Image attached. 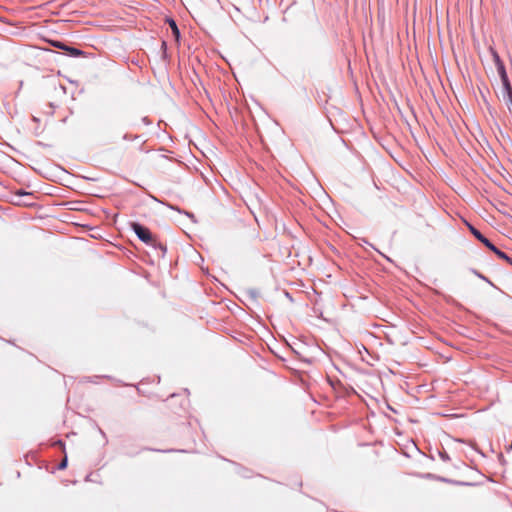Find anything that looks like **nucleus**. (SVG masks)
I'll return each mask as SVG.
<instances>
[{"mask_svg":"<svg viewBox=\"0 0 512 512\" xmlns=\"http://www.w3.org/2000/svg\"><path fill=\"white\" fill-rule=\"evenodd\" d=\"M130 228L131 230L136 234L138 239L145 243L146 245H149L153 247L154 249H158L161 251V256L164 257L167 251L166 245L159 242L154 235L151 233L150 229L146 227L145 225L139 223V222H130Z\"/></svg>","mask_w":512,"mask_h":512,"instance_id":"obj_1","label":"nucleus"},{"mask_svg":"<svg viewBox=\"0 0 512 512\" xmlns=\"http://www.w3.org/2000/svg\"><path fill=\"white\" fill-rule=\"evenodd\" d=\"M501 94L503 101L512 115V85L510 81L502 83Z\"/></svg>","mask_w":512,"mask_h":512,"instance_id":"obj_2","label":"nucleus"},{"mask_svg":"<svg viewBox=\"0 0 512 512\" xmlns=\"http://www.w3.org/2000/svg\"><path fill=\"white\" fill-rule=\"evenodd\" d=\"M469 231L471 234L480 241L486 248H488L490 251H492L495 247V245L487 238L485 237L476 227H474L471 224H467Z\"/></svg>","mask_w":512,"mask_h":512,"instance_id":"obj_3","label":"nucleus"},{"mask_svg":"<svg viewBox=\"0 0 512 512\" xmlns=\"http://www.w3.org/2000/svg\"><path fill=\"white\" fill-rule=\"evenodd\" d=\"M495 66H496L497 72L499 74L501 83H505L507 81H510V79L508 77V74H507V71H506V67L504 65V62L502 60H500V62H496L495 63Z\"/></svg>","mask_w":512,"mask_h":512,"instance_id":"obj_4","label":"nucleus"},{"mask_svg":"<svg viewBox=\"0 0 512 512\" xmlns=\"http://www.w3.org/2000/svg\"><path fill=\"white\" fill-rule=\"evenodd\" d=\"M495 66H496L497 72L499 74L501 83H505L507 81H510V79L508 77V74H507V71H506V67L504 65V62L502 60H500V62H496L495 63Z\"/></svg>","mask_w":512,"mask_h":512,"instance_id":"obj_5","label":"nucleus"},{"mask_svg":"<svg viewBox=\"0 0 512 512\" xmlns=\"http://www.w3.org/2000/svg\"><path fill=\"white\" fill-rule=\"evenodd\" d=\"M64 52L66 55L73 57V58H77V57H81V56L85 55L84 51H82L74 46H69V45H67L66 48H64Z\"/></svg>","mask_w":512,"mask_h":512,"instance_id":"obj_6","label":"nucleus"},{"mask_svg":"<svg viewBox=\"0 0 512 512\" xmlns=\"http://www.w3.org/2000/svg\"><path fill=\"white\" fill-rule=\"evenodd\" d=\"M166 22L168 23L169 27L171 28L173 36L175 37L176 40H178L181 36V33H180V30L178 28L176 21L173 18H167Z\"/></svg>","mask_w":512,"mask_h":512,"instance_id":"obj_7","label":"nucleus"},{"mask_svg":"<svg viewBox=\"0 0 512 512\" xmlns=\"http://www.w3.org/2000/svg\"><path fill=\"white\" fill-rule=\"evenodd\" d=\"M492 252L500 259L506 261L507 263H509L511 266H512V257H510L506 252L502 251L501 249H499L498 247H494V249L492 250Z\"/></svg>","mask_w":512,"mask_h":512,"instance_id":"obj_8","label":"nucleus"},{"mask_svg":"<svg viewBox=\"0 0 512 512\" xmlns=\"http://www.w3.org/2000/svg\"><path fill=\"white\" fill-rule=\"evenodd\" d=\"M246 295L251 299L253 302H257V298L259 296V292L256 289H247L245 291Z\"/></svg>","mask_w":512,"mask_h":512,"instance_id":"obj_9","label":"nucleus"},{"mask_svg":"<svg viewBox=\"0 0 512 512\" xmlns=\"http://www.w3.org/2000/svg\"><path fill=\"white\" fill-rule=\"evenodd\" d=\"M474 275H476L478 278H480L481 280L489 283L490 285L493 286V283L486 277L484 276L482 273H480L479 271H477L476 269H471L470 270Z\"/></svg>","mask_w":512,"mask_h":512,"instance_id":"obj_10","label":"nucleus"},{"mask_svg":"<svg viewBox=\"0 0 512 512\" xmlns=\"http://www.w3.org/2000/svg\"><path fill=\"white\" fill-rule=\"evenodd\" d=\"M52 46L58 48V49H61L64 51V48H66L67 44L62 42V41H58V40H54L51 42Z\"/></svg>","mask_w":512,"mask_h":512,"instance_id":"obj_11","label":"nucleus"},{"mask_svg":"<svg viewBox=\"0 0 512 512\" xmlns=\"http://www.w3.org/2000/svg\"><path fill=\"white\" fill-rule=\"evenodd\" d=\"M67 465H68V459H67V455H65V457L58 464L57 468L59 470H63L67 467Z\"/></svg>","mask_w":512,"mask_h":512,"instance_id":"obj_12","label":"nucleus"},{"mask_svg":"<svg viewBox=\"0 0 512 512\" xmlns=\"http://www.w3.org/2000/svg\"><path fill=\"white\" fill-rule=\"evenodd\" d=\"M490 51H491V55H492L494 63L500 62V60H502L496 50H494L493 48H490Z\"/></svg>","mask_w":512,"mask_h":512,"instance_id":"obj_13","label":"nucleus"},{"mask_svg":"<svg viewBox=\"0 0 512 512\" xmlns=\"http://www.w3.org/2000/svg\"><path fill=\"white\" fill-rule=\"evenodd\" d=\"M439 457L445 462L450 460V456L445 450L439 452Z\"/></svg>","mask_w":512,"mask_h":512,"instance_id":"obj_14","label":"nucleus"},{"mask_svg":"<svg viewBox=\"0 0 512 512\" xmlns=\"http://www.w3.org/2000/svg\"><path fill=\"white\" fill-rule=\"evenodd\" d=\"M53 445L65 451V442L63 440L58 439L53 443Z\"/></svg>","mask_w":512,"mask_h":512,"instance_id":"obj_15","label":"nucleus"},{"mask_svg":"<svg viewBox=\"0 0 512 512\" xmlns=\"http://www.w3.org/2000/svg\"><path fill=\"white\" fill-rule=\"evenodd\" d=\"M137 138H138V135H131V134H127V133L123 136V139L127 140V141H134Z\"/></svg>","mask_w":512,"mask_h":512,"instance_id":"obj_16","label":"nucleus"},{"mask_svg":"<svg viewBox=\"0 0 512 512\" xmlns=\"http://www.w3.org/2000/svg\"><path fill=\"white\" fill-rule=\"evenodd\" d=\"M100 376H93V377H84V380L85 381H88V382H92V383H97V379H99Z\"/></svg>","mask_w":512,"mask_h":512,"instance_id":"obj_17","label":"nucleus"},{"mask_svg":"<svg viewBox=\"0 0 512 512\" xmlns=\"http://www.w3.org/2000/svg\"><path fill=\"white\" fill-rule=\"evenodd\" d=\"M16 195H19V196H31L32 193H29V192H25L24 190H19Z\"/></svg>","mask_w":512,"mask_h":512,"instance_id":"obj_18","label":"nucleus"},{"mask_svg":"<svg viewBox=\"0 0 512 512\" xmlns=\"http://www.w3.org/2000/svg\"><path fill=\"white\" fill-rule=\"evenodd\" d=\"M141 121H142V123H143L144 125H147V126L151 124V120H150L147 116L143 117V118L141 119Z\"/></svg>","mask_w":512,"mask_h":512,"instance_id":"obj_19","label":"nucleus"},{"mask_svg":"<svg viewBox=\"0 0 512 512\" xmlns=\"http://www.w3.org/2000/svg\"><path fill=\"white\" fill-rule=\"evenodd\" d=\"M185 214H186L189 218L194 219V214H193V213H191V212H185Z\"/></svg>","mask_w":512,"mask_h":512,"instance_id":"obj_20","label":"nucleus"},{"mask_svg":"<svg viewBox=\"0 0 512 512\" xmlns=\"http://www.w3.org/2000/svg\"><path fill=\"white\" fill-rule=\"evenodd\" d=\"M166 47H167L166 42H165V41H163V42H162V49L164 50V52L166 51Z\"/></svg>","mask_w":512,"mask_h":512,"instance_id":"obj_21","label":"nucleus"},{"mask_svg":"<svg viewBox=\"0 0 512 512\" xmlns=\"http://www.w3.org/2000/svg\"><path fill=\"white\" fill-rule=\"evenodd\" d=\"M32 120H33L34 122H38V121H39V119H38L37 117H35V116H33V117H32Z\"/></svg>","mask_w":512,"mask_h":512,"instance_id":"obj_22","label":"nucleus"},{"mask_svg":"<svg viewBox=\"0 0 512 512\" xmlns=\"http://www.w3.org/2000/svg\"><path fill=\"white\" fill-rule=\"evenodd\" d=\"M170 209H173V210H176V208L172 205H169ZM177 211L181 212L179 209H177Z\"/></svg>","mask_w":512,"mask_h":512,"instance_id":"obj_23","label":"nucleus"},{"mask_svg":"<svg viewBox=\"0 0 512 512\" xmlns=\"http://www.w3.org/2000/svg\"><path fill=\"white\" fill-rule=\"evenodd\" d=\"M285 295L287 296V298L292 299L289 292H286Z\"/></svg>","mask_w":512,"mask_h":512,"instance_id":"obj_24","label":"nucleus"}]
</instances>
